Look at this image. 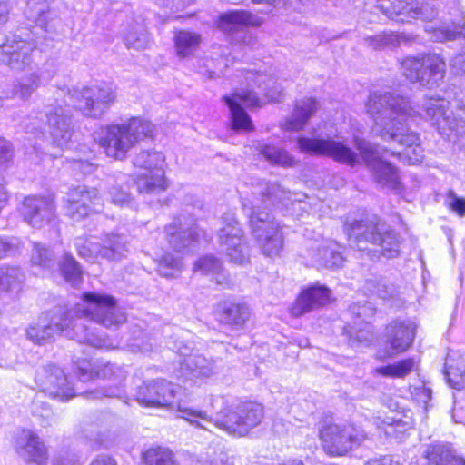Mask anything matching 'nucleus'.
I'll return each mask as SVG.
<instances>
[{
    "instance_id": "obj_1",
    "label": "nucleus",
    "mask_w": 465,
    "mask_h": 465,
    "mask_svg": "<svg viewBox=\"0 0 465 465\" xmlns=\"http://www.w3.org/2000/svg\"><path fill=\"white\" fill-rule=\"evenodd\" d=\"M115 312L116 302L113 296L85 292L83 294V303L76 304L74 309L66 311L59 309L51 314L43 313L26 329V336L33 342L42 345L51 342L55 335L63 334L94 348L114 350L112 340L91 332L80 322L84 318L109 328L116 324Z\"/></svg>"
},
{
    "instance_id": "obj_2",
    "label": "nucleus",
    "mask_w": 465,
    "mask_h": 465,
    "mask_svg": "<svg viewBox=\"0 0 465 465\" xmlns=\"http://www.w3.org/2000/svg\"><path fill=\"white\" fill-rule=\"evenodd\" d=\"M367 113L373 120L372 132L386 142H395L404 146L398 154L410 164H417L423 159V149L417 133L410 128L420 113L411 106L408 98L391 93L373 92L366 102Z\"/></svg>"
},
{
    "instance_id": "obj_3",
    "label": "nucleus",
    "mask_w": 465,
    "mask_h": 465,
    "mask_svg": "<svg viewBox=\"0 0 465 465\" xmlns=\"http://www.w3.org/2000/svg\"><path fill=\"white\" fill-rule=\"evenodd\" d=\"M297 200L276 182L260 181L252 185L251 194L242 198V207L249 217L252 234L263 254L269 257L280 253L283 238L279 222L271 207L282 204L288 208Z\"/></svg>"
},
{
    "instance_id": "obj_4",
    "label": "nucleus",
    "mask_w": 465,
    "mask_h": 465,
    "mask_svg": "<svg viewBox=\"0 0 465 465\" xmlns=\"http://www.w3.org/2000/svg\"><path fill=\"white\" fill-rule=\"evenodd\" d=\"M64 91L62 89L56 94L55 104L46 106L45 114L40 113L38 117L40 121L45 118L53 143L60 148L68 146L74 133L71 106L85 116L95 118L102 115L112 102L111 93L107 89L93 86L82 90L67 89V100L63 106L58 103V98Z\"/></svg>"
},
{
    "instance_id": "obj_5",
    "label": "nucleus",
    "mask_w": 465,
    "mask_h": 465,
    "mask_svg": "<svg viewBox=\"0 0 465 465\" xmlns=\"http://www.w3.org/2000/svg\"><path fill=\"white\" fill-rule=\"evenodd\" d=\"M185 420L191 425L211 430L212 425L226 433L236 436H246L262 420L264 411L262 404L255 401H242L230 406L223 396H211L209 409L182 408Z\"/></svg>"
},
{
    "instance_id": "obj_6",
    "label": "nucleus",
    "mask_w": 465,
    "mask_h": 465,
    "mask_svg": "<svg viewBox=\"0 0 465 465\" xmlns=\"http://www.w3.org/2000/svg\"><path fill=\"white\" fill-rule=\"evenodd\" d=\"M344 231L350 244L371 258L378 253L388 258L399 254L401 236L377 215H365L360 219H347Z\"/></svg>"
},
{
    "instance_id": "obj_7",
    "label": "nucleus",
    "mask_w": 465,
    "mask_h": 465,
    "mask_svg": "<svg viewBox=\"0 0 465 465\" xmlns=\"http://www.w3.org/2000/svg\"><path fill=\"white\" fill-rule=\"evenodd\" d=\"M34 47L31 43L8 36L0 43V63L15 71H28L29 75L24 76L16 89L17 95L24 100L28 99L40 85V76L34 71Z\"/></svg>"
},
{
    "instance_id": "obj_8",
    "label": "nucleus",
    "mask_w": 465,
    "mask_h": 465,
    "mask_svg": "<svg viewBox=\"0 0 465 465\" xmlns=\"http://www.w3.org/2000/svg\"><path fill=\"white\" fill-rule=\"evenodd\" d=\"M134 167L140 168L134 183L142 193L153 194L168 187L164 174L165 157L159 151H141L133 160Z\"/></svg>"
},
{
    "instance_id": "obj_9",
    "label": "nucleus",
    "mask_w": 465,
    "mask_h": 465,
    "mask_svg": "<svg viewBox=\"0 0 465 465\" xmlns=\"http://www.w3.org/2000/svg\"><path fill=\"white\" fill-rule=\"evenodd\" d=\"M353 141L376 184L401 193L402 186L398 170L391 163L382 160L380 146L359 136H354Z\"/></svg>"
},
{
    "instance_id": "obj_10",
    "label": "nucleus",
    "mask_w": 465,
    "mask_h": 465,
    "mask_svg": "<svg viewBox=\"0 0 465 465\" xmlns=\"http://www.w3.org/2000/svg\"><path fill=\"white\" fill-rule=\"evenodd\" d=\"M450 102L441 97L427 98L422 104L426 116L439 134L447 138L452 134L465 135V107L456 112L450 109Z\"/></svg>"
},
{
    "instance_id": "obj_11",
    "label": "nucleus",
    "mask_w": 465,
    "mask_h": 465,
    "mask_svg": "<svg viewBox=\"0 0 465 465\" xmlns=\"http://www.w3.org/2000/svg\"><path fill=\"white\" fill-rule=\"evenodd\" d=\"M402 74L411 83L427 87L438 86L446 73L445 61L436 54L420 58L408 57L401 63Z\"/></svg>"
},
{
    "instance_id": "obj_12",
    "label": "nucleus",
    "mask_w": 465,
    "mask_h": 465,
    "mask_svg": "<svg viewBox=\"0 0 465 465\" xmlns=\"http://www.w3.org/2000/svg\"><path fill=\"white\" fill-rule=\"evenodd\" d=\"M297 146L302 153L324 155L349 166L359 163L358 153L341 139L302 136L297 139Z\"/></svg>"
},
{
    "instance_id": "obj_13",
    "label": "nucleus",
    "mask_w": 465,
    "mask_h": 465,
    "mask_svg": "<svg viewBox=\"0 0 465 465\" xmlns=\"http://www.w3.org/2000/svg\"><path fill=\"white\" fill-rule=\"evenodd\" d=\"M366 437V432L361 427L352 424H329L321 430L323 449L330 455L336 456L346 454L354 446H359Z\"/></svg>"
},
{
    "instance_id": "obj_14",
    "label": "nucleus",
    "mask_w": 465,
    "mask_h": 465,
    "mask_svg": "<svg viewBox=\"0 0 465 465\" xmlns=\"http://www.w3.org/2000/svg\"><path fill=\"white\" fill-rule=\"evenodd\" d=\"M219 243L230 262L242 265L249 262V248L243 231L233 213H225L223 227L219 230Z\"/></svg>"
},
{
    "instance_id": "obj_15",
    "label": "nucleus",
    "mask_w": 465,
    "mask_h": 465,
    "mask_svg": "<svg viewBox=\"0 0 465 465\" xmlns=\"http://www.w3.org/2000/svg\"><path fill=\"white\" fill-rule=\"evenodd\" d=\"M173 350L184 358L180 361L179 369L176 371L177 378H209L217 372V366L213 360L192 353V343H184L183 341L177 340L174 341Z\"/></svg>"
},
{
    "instance_id": "obj_16",
    "label": "nucleus",
    "mask_w": 465,
    "mask_h": 465,
    "mask_svg": "<svg viewBox=\"0 0 465 465\" xmlns=\"http://www.w3.org/2000/svg\"><path fill=\"white\" fill-rule=\"evenodd\" d=\"M262 23V20L251 12L232 10L219 16L218 27L223 33L230 35L232 40L254 47L256 40L247 32L246 28L248 26H260Z\"/></svg>"
},
{
    "instance_id": "obj_17",
    "label": "nucleus",
    "mask_w": 465,
    "mask_h": 465,
    "mask_svg": "<svg viewBox=\"0 0 465 465\" xmlns=\"http://www.w3.org/2000/svg\"><path fill=\"white\" fill-rule=\"evenodd\" d=\"M177 389L176 385L165 380H153L139 387L136 399L138 402L144 406L177 408L181 412V418L184 419L179 407H187L175 401Z\"/></svg>"
},
{
    "instance_id": "obj_18",
    "label": "nucleus",
    "mask_w": 465,
    "mask_h": 465,
    "mask_svg": "<svg viewBox=\"0 0 465 465\" xmlns=\"http://www.w3.org/2000/svg\"><path fill=\"white\" fill-rule=\"evenodd\" d=\"M302 256L307 265L319 268H340L344 262L341 246L330 239L310 242Z\"/></svg>"
},
{
    "instance_id": "obj_19",
    "label": "nucleus",
    "mask_w": 465,
    "mask_h": 465,
    "mask_svg": "<svg viewBox=\"0 0 465 465\" xmlns=\"http://www.w3.org/2000/svg\"><path fill=\"white\" fill-rule=\"evenodd\" d=\"M21 214L34 228H43L56 218V205L52 195H32L24 199Z\"/></svg>"
},
{
    "instance_id": "obj_20",
    "label": "nucleus",
    "mask_w": 465,
    "mask_h": 465,
    "mask_svg": "<svg viewBox=\"0 0 465 465\" xmlns=\"http://www.w3.org/2000/svg\"><path fill=\"white\" fill-rule=\"evenodd\" d=\"M67 197V213L74 221H80L92 213L99 212L100 197L94 188L80 185L70 189Z\"/></svg>"
},
{
    "instance_id": "obj_21",
    "label": "nucleus",
    "mask_w": 465,
    "mask_h": 465,
    "mask_svg": "<svg viewBox=\"0 0 465 465\" xmlns=\"http://www.w3.org/2000/svg\"><path fill=\"white\" fill-rule=\"evenodd\" d=\"M223 100L230 109L232 126L234 130L252 131L254 126L242 106H259V98L252 91L234 93L232 96H223Z\"/></svg>"
},
{
    "instance_id": "obj_22",
    "label": "nucleus",
    "mask_w": 465,
    "mask_h": 465,
    "mask_svg": "<svg viewBox=\"0 0 465 465\" xmlns=\"http://www.w3.org/2000/svg\"><path fill=\"white\" fill-rule=\"evenodd\" d=\"M416 335V324L411 320H395L385 329V342L389 346L390 355L406 351L411 345Z\"/></svg>"
},
{
    "instance_id": "obj_23",
    "label": "nucleus",
    "mask_w": 465,
    "mask_h": 465,
    "mask_svg": "<svg viewBox=\"0 0 465 465\" xmlns=\"http://www.w3.org/2000/svg\"><path fill=\"white\" fill-rule=\"evenodd\" d=\"M15 450L27 465H45L46 449L35 431L22 430L15 440Z\"/></svg>"
},
{
    "instance_id": "obj_24",
    "label": "nucleus",
    "mask_w": 465,
    "mask_h": 465,
    "mask_svg": "<svg viewBox=\"0 0 465 465\" xmlns=\"http://www.w3.org/2000/svg\"><path fill=\"white\" fill-rule=\"evenodd\" d=\"M153 133L151 123L138 118H133L122 126L118 125V157L121 152L125 153L138 141L152 136Z\"/></svg>"
},
{
    "instance_id": "obj_25",
    "label": "nucleus",
    "mask_w": 465,
    "mask_h": 465,
    "mask_svg": "<svg viewBox=\"0 0 465 465\" xmlns=\"http://www.w3.org/2000/svg\"><path fill=\"white\" fill-rule=\"evenodd\" d=\"M114 235L107 236L103 242L96 241V238L91 237L85 240H79L76 242L79 256L94 262L98 258L112 260L115 254Z\"/></svg>"
},
{
    "instance_id": "obj_26",
    "label": "nucleus",
    "mask_w": 465,
    "mask_h": 465,
    "mask_svg": "<svg viewBox=\"0 0 465 465\" xmlns=\"http://www.w3.org/2000/svg\"><path fill=\"white\" fill-rule=\"evenodd\" d=\"M331 291L324 285L313 284L304 290L298 297L292 313L301 316L320 306L325 305L330 300Z\"/></svg>"
},
{
    "instance_id": "obj_27",
    "label": "nucleus",
    "mask_w": 465,
    "mask_h": 465,
    "mask_svg": "<svg viewBox=\"0 0 465 465\" xmlns=\"http://www.w3.org/2000/svg\"><path fill=\"white\" fill-rule=\"evenodd\" d=\"M44 391L50 397L67 401L74 395V390L67 381L64 371L57 366H49L44 382Z\"/></svg>"
},
{
    "instance_id": "obj_28",
    "label": "nucleus",
    "mask_w": 465,
    "mask_h": 465,
    "mask_svg": "<svg viewBox=\"0 0 465 465\" xmlns=\"http://www.w3.org/2000/svg\"><path fill=\"white\" fill-rule=\"evenodd\" d=\"M165 235L170 248L180 253L193 244L199 237V232L196 225L184 227L181 223L174 221L165 227Z\"/></svg>"
},
{
    "instance_id": "obj_29",
    "label": "nucleus",
    "mask_w": 465,
    "mask_h": 465,
    "mask_svg": "<svg viewBox=\"0 0 465 465\" xmlns=\"http://www.w3.org/2000/svg\"><path fill=\"white\" fill-rule=\"evenodd\" d=\"M123 26V39L127 48L142 50L150 46L151 37L141 16L131 18V21H127Z\"/></svg>"
},
{
    "instance_id": "obj_30",
    "label": "nucleus",
    "mask_w": 465,
    "mask_h": 465,
    "mask_svg": "<svg viewBox=\"0 0 465 465\" xmlns=\"http://www.w3.org/2000/svg\"><path fill=\"white\" fill-rule=\"evenodd\" d=\"M319 108V104L314 98H303L296 101L292 115L282 124L286 131L302 130L309 119Z\"/></svg>"
},
{
    "instance_id": "obj_31",
    "label": "nucleus",
    "mask_w": 465,
    "mask_h": 465,
    "mask_svg": "<svg viewBox=\"0 0 465 465\" xmlns=\"http://www.w3.org/2000/svg\"><path fill=\"white\" fill-rule=\"evenodd\" d=\"M220 306V322L233 330L242 329L250 319V308L243 302L225 301Z\"/></svg>"
},
{
    "instance_id": "obj_32",
    "label": "nucleus",
    "mask_w": 465,
    "mask_h": 465,
    "mask_svg": "<svg viewBox=\"0 0 465 465\" xmlns=\"http://www.w3.org/2000/svg\"><path fill=\"white\" fill-rule=\"evenodd\" d=\"M422 457L426 465H451L458 456L449 444L436 442L424 446Z\"/></svg>"
},
{
    "instance_id": "obj_33",
    "label": "nucleus",
    "mask_w": 465,
    "mask_h": 465,
    "mask_svg": "<svg viewBox=\"0 0 465 465\" xmlns=\"http://www.w3.org/2000/svg\"><path fill=\"white\" fill-rule=\"evenodd\" d=\"M174 48L177 56L187 58L192 56L201 43L200 35L190 31H179L173 37Z\"/></svg>"
},
{
    "instance_id": "obj_34",
    "label": "nucleus",
    "mask_w": 465,
    "mask_h": 465,
    "mask_svg": "<svg viewBox=\"0 0 465 465\" xmlns=\"http://www.w3.org/2000/svg\"><path fill=\"white\" fill-rule=\"evenodd\" d=\"M25 279V272L19 266L2 265L0 267V292L18 291Z\"/></svg>"
},
{
    "instance_id": "obj_35",
    "label": "nucleus",
    "mask_w": 465,
    "mask_h": 465,
    "mask_svg": "<svg viewBox=\"0 0 465 465\" xmlns=\"http://www.w3.org/2000/svg\"><path fill=\"white\" fill-rule=\"evenodd\" d=\"M411 5L409 0H378L376 7L387 17L403 22L408 17Z\"/></svg>"
},
{
    "instance_id": "obj_36",
    "label": "nucleus",
    "mask_w": 465,
    "mask_h": 465,
    "mask_svg": "<svg viewBox=\"0 0 465 465\" xmlns=\"http://www.w3.org/2000/svg\"><path fill=\"white\" fill-rule=\"evenodd\" d=\"M193 270L194 272H200L202 274H212L218 284L224 283L226 280L222 262L211 255H206L198 259L194 263Z\"/></svg>"
},
{
    "instance_id": "obj_37",
    "label": "nucleus",
    "mask_w": 465,
    "mask_h": 465,
    "mask_svg": "<svg viewBox=\"0 0 465 465\" xmlns=\"http://www.w3.org/2000/svg\"><path fill=\"white\" fill-rule=\"evenodd\" d=\"M156 262L159 274L165 278H176L183 269L182 258L167 252L163 253Z\"/></svg>"
},
{
    "instance_id": "obj_38",
    "label": "nucleus",
    "mask_w": 465,
    "mask_h": 465,
    "mask_svg": "<svg viewBox=\"0 0 465 465\" xmlns=\"http://www.w3.org/2000/svg\"><path fill=\"white\" fill-rule=\"evenodd\" d=\"M30 262L32 266L50 270L55 263L54 254L45 244L34 242L32 243Z\"/></svg>"
},
{
    "instance_id": "obj_39",
    "label": "nucleus",
    "mask_w": 465,
    "mask_h": 465,
    "mask_svg": "<svg viewBox=\"0 0 465 465\" xmlns=\"http://www.w3.org/2000/svg\"><path fill=\"white\" fill-rule=\"evenodd\" d=\"M260 153L272 164L292 167L295 164L294 158L287 151L271 144H262Z\"/></svg>"
},
{
    "instance_id": "obj_40",
    "label": "nucleus",
    "mask_w": 465,
    "mask_h": 465,
    "mask_svg": "<svg viewBox=\"0 0 465 465\" xmlns=\"http://www.w3.org/2000/svg\"><path fill=\"white\" fill-rule=\"evenodd\" d=\"M454 355L449 354L446 358L444 375L452 388L461 389L463 386L462 376L465 375L464 361L460 359L454 364Z\"/></svg>"
},
{
    "instance_id": "obj_41",
    "label": "nucleus",
    "mask_w": 465,
    "mask_h": 465,
    "mask_svg": "<svg viewBox=\"0 0 465 465\" xmlns=\"http://www.w3.org/2000/svg\"><path fill=\"white\" fill-rule=\"evenodd\" d=\"M94 140L98 142L104 153L116 159V126L110 125L100 128L94 134Z\"/></svg>"
},
{
    "instance_id": "obj_42",
    "label": "nucleus",
    "mask_w": 465,
    "mask_h": 465,
    "mask_svg": "<svg viewBox=\"0 0 465 465\" xmlns=\"http://www.w3.org/2000/svg\"><path fill=\"white\" fill-rule=\"evenodd\" d=\"M128 345L133 351L150 352L157 345V339L150 333L144 332L139 326L134 325L132 330V338Z\"/></svg>"
},
{
    "instance_id": "obj_43",
    "label": "nucleus",
    "mask_w": 465,
    "mask_h": 465,
    "mask_svg": "<svg viewBox=\"0 0 465 465\" xmlns=\"http://www.w3.org/2000/svg\"><path fill=\"white\" fill-rule=\"evenodd\" d=\"M415 364L413 358H407L393 364L379 367L376 369V372L386 377L403 378L414 369Z\"/></svg>"
},
{
    "instance_id": "obj_44",
    "label": "nucleus",
    "mask_w": 465,
    "mask_h": 465,
    "mask_svg": "<svg viewBox=\"0 0 465 465\" xmlns=\"http://www.w3.org/2000/svg\"><path fill=\"white\" fill-rule=\"evenodd\" d=\"M145 465H178L172 450L163 447L151 448L143 454Z\"/></svg>"
},
{
    "instance_id": "obj_45",
    "label": "nucleus",
    "mask_w": 465,
    "mask_h": 465,
    "mask_svg": "<svg viewBox=\"0 0 465 465\" xmlns=\"http://www.w3.org/2000/svg\"><path fill=\"white\" fill-rule=\"evenodd\" d=\"M365 288L371 295H375L383 301H394L397 292L393 285H389L383 281L370 280L366 282Z\"/></svg>"
},
{
    "instance_id": "obj_46",
    "label": "nucleus",
    "mask_w": 465,
    "mask_h": 465,
    "mask_svg": "<svg viewBox=\"0 0 465 465\" xmlns=\"http://www.w3.org/2000/svg\"><path fill=\"white\" fill-rule=\"evenodd\" d=\"M411 428V423L401 419L387 418L383 421L382 430L390 437L401 440L405 433Z\"/></svg>"
},
{
    "instance_id": "obj_47",
    "label": "nucleus",
    "mask_w": 465,
    "mask_h": 465,
    "mask_svg": "<svg viewBox=\"0 0 465 465\" xmlns=\"http://www.w3.org/2000/svg\"><path fill=\"white\" fill-rule=\"evenodd\" d=\"M62 273L72 285H77L82 278V271L75 259L71 255H65L61 263Z\"/></svg>"
},
{
    "instance_id": "obj_48",
    "label": "nucleus",
    "mask_w": 465,
    "mask_h": 465,
    "mask_svg": "<svg viewBox=\"0 0 465 465\" xmlns=\"http://www.w3.org/2000/svg\"><path fill=\"white\" fill-rule=\"evenodd\" d=\"M368 45L374 49L392 48L400 44L399 35L392 32H383L365 38Z\"/></svg>"
},
{
    "instance_id": "obj_49",
    "label": "nucleus",
    "mask_w": 465,
    "mask_h": 465,
    "mask_svg": "<svg viewBox=\"0 0 465 465\" xmlns=\"http://www.w3.org/2000/svg\"><path fill=\"white\" fill-rule=\"evenodd\" d=\"M24 249V242L15 236H0V260L10 255L20 253Z\"/></svg>"
},
{
    "instance_id": "obj_50",
    "label": "nucleus",
    "mask_w": 465,
    "mask_h": 465,
    "mask_svg": "<svg viewBox=\"0 0 465 465\" xmlns=\"http://www.w3.org/2000/svg\"><path fill=\"white\" fill-rule=\"evenodd\" d=\"M465 36V25L452 24L450 26L436 28L432 37L435 41L454 40L458 36Z\"/></svg>"
},
{
    "instance_id": "obj_51",
    "label": "nucleus",
    "mask_w": 465,
    "mask_h": 465,
    "mask_svg": "<svg viewBox=\"0 0 465 465\" xmlns=\"http://www.w3.org/2000/svg\"><path fill=\"white\" fill-rule=\"evenodd\" d=\"M203 459L210 465H233L223 448L218 446H209Z\"/></svg>"
},
{
    "instance_id": "obj_52",
    "label": "nucleus",
    "mask_w": 465,
    "mask_h": 465,
    "mask_svg": "<svg viewBox=\"0 0 465 465\" xmlns=\"http://www.w3.org/2000/svg\"><path fill=\"white\" fill-rule=\"evenodd\" d=\"M437 15L438 12L432 5L426 3L419 6L418 5H414L411 2L408 18L432 20L437 16Z\"/></svg>"
},
{
    "instance_id": "obj_53",
    "label": "nucleus",
    "mask_w": 465,
    "mask_h": 465,
    "mask_svg": "<svg viewBox=\"0 0 465 465\" xmlns=\"http://www.w3.org/2000/svg\"><path fill=\"white\" fill-rule=\"evenodd\" d=\"M445 204L459 216H465V199L459 197L453 190L448 191Z\"/></svg>"
},
{
    "instance_id": "obj_54",
    "label": "nucleus",
    "mask_w": 465,
    "mask_h": 465,
    "mask_svg": "<svg viewBox=\"0 0 465 465\" xmlns=\"http://www.w3.org/2000/svg\"><path fill=\"white\" fill-rule=\"evenodd\" d=\"M13 159V149L8 141L0 137V169L8 166Z\"/></svg>"
},
{
    "instance_id": "obj_55",
    "label": "nucleus",
    "mask_w": 465,
    "mask_h": 465,
    "mask_svg": "<svg viewBox=\"0 0 465 465\" xmlns=\"http://www.w3.org/2000/svg\"><path fill=\"white\" fill-rule=\"evenodd\" d=\"M371 310L372 308L370 302H366L363 305H360L358 303L352 304L349 308L351 314H354L359 318H362L363 321H366L369 315L372 314Z\"/></svg>"
},
{
    "instance_id": "obj_56",
    "label": "nucleus",
    "mask_w": 465,
    "mask_h": 465,
    "mask_svg": "<svg viewBox=\"0 0 465 465\" xmlns=\"http://www.w3.org/2000/svg\"><path fill=\"white\" fill-rule=\"evenodd\" d=\"M265 78L266 75L258 72L248 71L245 74L248 85L253 86L257 84L259 88H262V84H265Z\"/></svg>"
},
{
    "instance_id": "obj_57",
    "label": "nucleus",
    "mask_w": 465,
    "mask_h": 465,
    "mask_svg": "<svg viewBox=\"0 0 465 465\" xmlns=\"http://www.w3.org/2000/svg\"><path fill=\"white\" fill-rule=\"evenodd\" d=\"M33 411H34L35 415L39 416L44 419L43 423H42L43 426H50L52 424L51 420L53 418V413L48 405H45L43 407V411L40 412V411H38L37 405L35 403V409Z\"/></svg>"
},
{
    "instance_id": "obj_58",
    "label": "nucleus",
    "mask_w": 465,
    "mask_h": 465,
    "mask_svg": "<svg viewBox=\"0 0 465 465\" xmlns=\"http://www.w3.org/2000/svg\"><path fill=\"white\" fill-rule=\"evenodd\" d=\"M365 465H399L398 462L393 461L392 457L390 455L381 456L380 458L371 459L368 460Z\"/></svg>"
},
{
    "instance_id": "obj_59",
    "label": "nucleus",
    "mask_w": 465,
    "mask_h": 465,
    "mask_svg": "<svg viewBox=\"0 0 465 465\" xmlns=\"http://www.w3.org/2000/svg\"><path fill=\"white\" fill-rule=\"evenodd\" d=\"M90 395L93 396V398H98L100 395L104 397H114L115 396V388L110 387L107 389H102L99 391L90 392Z\"/></svg>"
},
{
    "instance_id": "obj_60",
    "label": "nucleus",
    "mask_w": 465,
    "mask_h": 465,
    "mask_svg": "<svg viewBox=\"0 0 465 465\" xmlns=\"http://www.w3.org/2000/svg\"><path fill=\"white\" fill-rule=\"evenodd\" d=\"M92 465H116V463L111 457L101 455L93 461Z\"/></svg>"
},
{
    "instance_id": "obj_61",
    "label": "nucleus",
    "mask_w": 465,
    "mask_h": 465,
    "mask_svg": "<svg viewBox=\"0 0 465 465\" xmlns=\"http://www.w3.org/2000/svg\"><path fill=\"white\" fill-rule=\"evenodd\" d=\"M8 13V5L5 2H0V26L6 22Z\"/></svg>"
},
{
    "instance_id": "obj_62",
    "label": "nucleus",
    "mask_w": 465,
    "mask_h": 465,
    "mask_svg": "<svg viewBox=\"0 0 465 465\" xmlns=\"http://www.w3.org/2000/svg\"><path fill=\"white\" fill-rule=\"evenodd\" d=\"M74 164H76L79 170L84 174L93 172L92 164L88 163L86 161L78 160L74 162Z\"/></svg>"
},
{
    "instance_id": "obj_63",
    "label": "nucleus",
    "mask_w": 465,
    "mask_h": 465,
    "mask_svg": "<svg viewBox=\"0 0 465 465\" xmlns=\"http://www.w3.org/2000/svg\"><path fill=\"white\" fill-rule=\"evenodd\" d=\"M114 374V365L111 363H107L104 365V368L103 370H100L97 372L98 376H101L103 378H106L107 376Z\"/></svg>"
},
{
    "instance_id": "obj_64",
    "label": "nucleus",
    "mask_w": 465,
    "mask_h": 465,
    "mask_svg": "<svg viewBox=\"0 0 465 465\" xmlns=\"http://www.w3.org/2000/svg\"><path fill=\"white\" fill-rule=\"evenodd\" d=\"M97 441L99 445L104 446L105 448H108L113 445V440H109L108 437L102 432L98 434Z\"/></svg>"
}]
</instances>
